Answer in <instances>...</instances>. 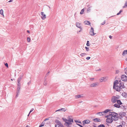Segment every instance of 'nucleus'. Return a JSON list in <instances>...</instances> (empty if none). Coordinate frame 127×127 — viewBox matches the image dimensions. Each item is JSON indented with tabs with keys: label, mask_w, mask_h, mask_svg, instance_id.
Masks as SVG:
<instances>
[{
	"label": "nucleus",
	"mask_w": 127,
	"mask_h": 127,
	"mask_svg": "<svg viewBox=\"0 0 127 127\" xmlns=\"http://www.w3.org/2000/svg\"><path fill=\"white\" fill-rule=\"evenodd\" d=\"M125 86L124 83L121 82V80L119 81L118 80H116L114 82L113 88L116 91L119 92L121 89L124 88Z\"/></svg>",
	"instance_id": "nucleus-1"
},
{
	"label": "nucleus",
	"mask_w": 127,
	"mask_h": 127,
	"mask_svg": "<svg viewBox=\"0 0 127 127\" xmlns=\"http://www.w3.org/2000/svg\"><path fill=\"white\" fill-rule=\"evenodd\" d=\"M62 119L65 122L64 125L67 127H69L70 125L72 124L71 123L68 122V119H64L63 118Z\"/></svg>",
	"instance_id": "nucleus-2"
},
{
	"label": "nucleus",
	"mask_w": 127,
	"mask_h": 127,
	"mask_svg": "<svg viewBox=\"0 0 127 127\" xmlns=\"http://www.w3.org/2000/svg\"><path fill=\"white\" fill-rule=\"evenodd\" d=\"M119 96L118 97L116 96H114L112 97L111 99V102L113 103H115L117 101L118 99L119 98Z\"/></svg>",
	"instance_id": "nucleus-3"
},
{
	"label": "nucleus",
	"mask_w": 127,
	"mask_h": 127,
	"mask_svg": "<svg viewBox=\"0 0 127 127\" xmlns=\"http://www.w3.org/2000/svg\"><path fill=\"white\" fill-rule=\"evenodd\" d=\"M119 117L120 119H122L123 118V117L124 116L126 115V114L125 112H121L119 113Z\"/></svg>",
	"instance_id": "nucleus-4"
},
{
	"label": "nucleus",
	"mask_w": 127,
	"mask_h": 127,
	"mask_svg": "<svg viewBox=\"0 0 127 127\" xmlns=\"http://www.w3.org/2000/svg\"><path fill=\"white\" fill-rule=\"evenodd\" d=\"M20 87H17L16 91L15 97L17 98L18 97V95L19 94L20 92Z\"/></svg>",
	"instance_id": "nucleus-5"
},
{
	"label": "nucleus",
	"mask_w": 127,
	"mask_h": 127,
	"mask_svg": "<svg viewBox=\"0 0 127 127\" xmlns=\"http://www.w3.org/2000/svg\"><path fill=\"white\" fill-rule=\"evenodd\" d=\"M113 118H112V117H110L109 118H108L106 120V121L107 123L109 124L111 123L113 121Z\"/></svg>",
	"instance_id": "nucleus-6"
},
{
	"label": "nucleus",
	"mask_w": 127,
	"mask_h": 127,
	"mask_svg": "<svg viewBox=\"0 0 127 127\" xmlns=\"http://www.w3.org/2000/svg\"><path fill=\"white\" fill-rule=\"evenodd\" d=\"M89 33L90 35L92 36L94 35L95 34V33H94V30L93 28L92 27L91 28L90 31Z\"/></svg>",
	"instance_id": "nucleus-7"
},
{
	"label": "nucleus",
	"mask_w": 127,
	"mask_h": 127,
	"mask_svg": "<svg viewBox=\"0 0 127 127\" xmlns=\"http://www.w3.org/2000/svg\"><path fill=\"white\" fill-rule=\"evenodd\" d=\"M109 115L110 117L111 116L112 117V118H113L114 116L116 115H118V114L115 112H110L109 113Z\"/></svg>",
	"instance_id": "nucleus-8"
},
{
	"label": "nucleus",
	"mask_w": 127,
	"mask_h": 127,
	"mask_svg": "<svg viewBox=\"0 0 127 127\" xmlns=\"http://www.w3.org/2000/svg\"><path fill=\"white\" fill-rule=\"evenodd\" d=\"M90 121L88 120H84L82 122L83 125L84 126L86 124H88L90 122Z\"/></svg>",
	"instance_id": "nucleus-9"
},
{
	"label": "nucleus",
	"mask_w": 127,
	"mask_h": 127,
	"mask_svg": "<svg viewBox=\"0 0 127 127\" xmlns=\"http://www.w3.org/2000/svg\"><path fill=\"white\" fill-rule=\"evenodd\" d=\"M71 117L69 116L67 118L68 119V121L69 122H71L73 123V119L72 118H70Z\"/></svg>",
	"instance_id": "nucleus-10"
},
{
	"label": "nucleus",
	"mask_w": 127,
	"mask_h": 127,
	"mask_svg": "<svg viewBox=\"0 0 127 127\" xmlns=\"http://www.w3.org/2000/svg\"><path fill=\"white\" fill-rule=\"evenodd\" d=\"M19 77L18 79H23V73H20L19 74Z\"/></svg>",
	"instance_id": "nucleus-11"
},
{
	"label": "nucleus",
	"mask_w": 127,
	"mask_h": 127,
	"mask_svg": "<svg viewBox=\"0 0 127 127\" xmlns=\"http://www.w3.org/2000/svg\"><path fill=\"white\" fill-rule=\"evenodd\" d=\"M98 84L97 83H93L90 85V87H96L97 86Z\"/></svg>",
	"instance_id": "nucleus-12"
},
{
	"label": "nucleus",
	"mask_w": 127,
	"mask_h": 127,
	"mask_svg": "<svg viewBox=\"0 0 127 127\" xmlns=\"http://www.w3.org/2000/svg\"><path fill=\"white\" fill-rule=\"evenodd\" d=\"M41 15L43 17H41L42 19V20H44V18H46V15L45 14H44V12H41Z\"/></svg>",
	"instance_id": "nucleus-13"
},
{
	"label": "nucleus",
	"mask_w": 127,
	"mask_h": 127,
	"mask_svg": "<svg viewBox=\"0 0 127 127\" xmlns=\"http://www.w3.org/2000/svg\"><path fill=\"white\" fill-rule=\"evenodd\" d=\"M122 79H127V76L125 75H122L121 76Z\"/></svg>",
	"instance_id": "nucleus-14"
},
{
	"label": "nucleus",
	"mask_w": 127,
	"mask_h": 127,
	"mask_svg": "<svg viewBox=\"0 0 127 127\" xmlns=\"http://www.w3.org/2000/svg\"><path fill=\"white\" fill-rule=\"evenodd\" d=\"M55 122L57 123V125H63L61 122L57 120H56L55 121Z\"/></svg>",
	"instance_id": "nucleus-15"
},
{
	"label": "nucleus",
	"mask_w": 127,
	"mask_h": 127,
	"mask_svg": "<svg viewBox=\"0 0 127 127\" xmlns=\"http://www.w3.org/2000/svg\"><path fill=\"white\" fill-rule=\"evenodd\" d=\"M80 24L78 22H77L76 23V26L77 27L79 28L80 29H81V27L80 26Z\"/></svg>",
	"instance_id": "nucleus-16"
},
{
	"label": "nucleus",
	"mask_w": 127,
	"mask_h": 127,
	"mask_svg": "<svg viewBox=\"0 0 127 127\" xmlns=\"http://www.w3.org/2000/svg\"><path fill=\"white\" fill-rule=\"evenodd\" d=\"M117 115H116L114 116L113 117V120L114 121H117L118 120L119 118V116H117Z\"/></svg>",
	"instance_id": "nucleus-17"
},
{
	"label": "nucleus",
	"mask_w": 127,
	"mask_h": 127,
	"mask_svg": "<svg viewBox=\"0 0 127 127\" xmlns=\"http://www.w3.org/2000/svg\"><path fill=\"white\" fill-rule=\"evenodd\" d=\"M101 120L100 119H98L97 118L93 119V121L95 122H100L101 121Z\"/></svg>",
	"instance_id": "nucleus-18"
},
{
	"label": "nucleus",
	"mask_w": 127,
	"mask_h": 127,
	"mask_svg": "<svg viewBox=\"0 0 127 127\" xmlns=\"http://www.w3.org/2000/svg\"><path fill=\"white\" fill-rule=\"evenodd\" d=\"M111 110L110 109H107L105 110L104 111L102 112V113H103L104 114L106 113H107L108 112H109L110 113V111H111Z\"/></svg>",
	"instance_id": "nucleus-19"
},
{
	"label": "nucleus",
	"mask_w": 127,
	"mask_h": 127,
	"mask_svg": "<svg viewBox=\"0 0 127 127\" xmlns=\"http://www.w3.org/2000/svg\"><path fill=\"white\" fill-rule=\"evenodd\" d=\"M113 106H114L115 107L118 108H119L121 107V106L120 105L117 104H115L113 105Z\"/></svg>",
	"instance_id": "nucleus-20"
},
{
	"label": "nucleus",
	"mask_w": 127,
	"mask_h": 127,
	"mask_svg": "<svg viewBox=\"0 0 127 127\" xmlns=\"http://www.w3.org/2000/svg\"><path fill=\"white\" fill-rule=\"evenodd\" d=\"M127 54V50H124L123 53V56H124L126 55Z\"/></svg>",
	"instance_id": "nucleus-21"
},
{
	"label": "nucleus",
	"mask_w": 127,
	"mask_h": 127,
	"mask_svg": "<svg viewBox=\"0 0 127 127\" xmlns=\"http://www.w3.org/2000/svg\"><path fill=\"white\" fill-rule=\"evenodd\" d=\"M83 95H76L75 96V97L76 98H79L80 97H83V96H82Z\"/></svg>",
	"instance_id": "nucleus-22"
},
{
	"label": "nucleus",
	"mask_w": 127,
	"mask_h": 127,
	"mask_svg": "<svg viewBox=\"0 0 127 127\" xmlns=\"http://www.w3.org/2000/svg\"><path fill=\"white\" fill-rule=\"evenodd\" d=\"M118 104L121 105L122 104V103L121 102L120 100H118L117 101Z\"/></svg>",
	"instance_id": "nucleus-23"
},
{
	"label": "nucleus",
	"mask_w": 127,
	"mask_h": 127,
	"mask_svg": "<svg viewBox=\"0 0 127 127\" xmlns=\"http://www.w3.org/2000/svg\"><path fill=\"white\" fill-rule=\"evenodd\" d=\"M84 23L85 24H86L87 25H89L91 23L90 22L88 21H84Z\"/></svg>",
	"instance_id": "nucleus-24"
},
{
	"label": "nucleus",
	"mask_w": 127,
	"mask_h": 127,
	"mask_svg": "<svg viewBox=\"0 0 127 127\" xmlns=\"http://www.w3.org/2000/svg\"><path fill=\"white\" fill-rule=\"evenodd\" d=\"M96 114L97 115H99L101 116L104 115L103 113H102V112L97 113Z\"/></svg>",
	"instance_id": "nucleus-25"
},
{
	"label": "nucleus",
	"mask_w": 127,
	"mask_h": 127,
	"mask_svg": "<svg viewBox=\"0 0 127 127\" xmlns=\"http://www.w3.org/2000/svg\"><path fill=\"white\" fill-rule=\"evenodd\" d=\"M121 108L123 110L126 109V106H124L123 105H121Z\"/></svg>",
	"instance_id": "nucleus-26"
},
{
	"label": "nucleus",
	"mask_w": 127,
	"mask_h": 127,
	"mask_svg": "<svg viewBox=\"0 0 127 127\" xmlns=\"http://www.w3.org/2000/svg\"><path fill=\"white\" fill-rule=\"evenodd\" d=\"M0 13L3 16H4L3 14V11L2 9L0 10Z\"/></svg>",
	"instance_id": "nucleus-27"
},
{
	"label": "nucleus",
	"mask_w": 127,
	"mask_h": 127,
	"mask_svg": "<svg viewBox=\"0 0 127 127\" xmlns=\"http://www.w3.org/2000/svg\"><path fill=\"white\" fill-rule=\"evenodd\" d=\"M63 127V125H55V127Z\"/></svg>",
	"instance_id": "nucleus-28"
},
{
	"label": "nucleus",
	"mask_w": 127,
	"mask_h": 127,
	"mask_svg": "<svg viewBox=\"0 0 127 127\" xmlns=\"http://www.w3.org/2000/svg\"><path fill=\"white\" fill-rule=\"evenodd\" d=\"M127 7V1L126 2L125 5L123 7V8H126Z\"/></svg>",
	"instance_id": "nucleus-29"
},
{
	"label": "nucleus",
	"mask_w": 127,
	"mask_h": 127,
	"mask_svg": "<svg viewBox=\"0 0 127 127\" xmlns=\"http://www.w3.org/2000/svg\"><path fill=\"white\" fill-rule=\"evenodd\" d=\"M20 80H18V84H17V86H18L17 87H20Z\"/></svg>",
	"instance_id": "nucleus-30"
},
{
	"label": "nucleus",
	"mask_w": 127,
	"mask_h": 127,
	"mask_svg": "<svg viewBox=\"0 0 127 127\" xmlns=\"http://www.w3.org/2000/svg\"><path fill=\"white\" fill-rule=\"evenodd\" d=\"M108 79V77H103L101 79H100L102 80V79Z\"/></svg>",
	"instance_id": "nucleus-31"
},
{
	"label": "nucleus",
	"mask_w": 127,
	"mask_h": 127,
	"mask_svg": "<svg viewBox=\"0 0 127 127\" xmlns=\"http://www.w3.org/2000/svg\"><path fill=\"white\" fill-rule=\"evenodd\" d=\"M98 127H105V126L104 125L101 124L99 125Z\"/></svg>",
	"instance_id": "nucleus-32"
},
{
	"label": "nucleus",
	"mask_w": 127,
	"mask_h": 127,
	"mask_svg": "<svg viewBox=\"0 0 127 127\" xmlns=\"http://www.w3.org/2000/svg\"><path fill=\"white\" fill-rule=\"evenodd\" d=\"M91 10V8L90 7H89L88 9H87V12H90Z\"/></svg>",
	"instance_id": "nucleus-33"
},
{
	"label": "nucleus",
	"mask_w": 127,
	"mask_h": 127,
	"mask_svg": "<svg viewBox=\"0 0 127 127\" xmlns=\"http://www.w3.org/2000/svg\"><path fill=\"white\" fill-rule=\"evenodd\" d=\"M84 11V9H82L80 12V14H82L83 13Z\"/></svg>",
	"instance_id": "nucleus-34"
},
{
	"label": "nucleus",
	"mask_w": 127,
	"mask_h": 127,
	"mask_svg": "<svg viewBox=\"0 0 127 127\" xmlns=\"http://www.w3.org/2000/svg\"><path fill=\"white\" fill-rule=\"evenodd\" d=\"M47 82L46 81V80H45L44 81V83H43V84L45 86L46 85H47Z\"/></svg>",
	"instance_id": "nucleus-35"
},
{
	"label": "nucleus",
	"mask_w": 127,
	"mask_h": 127,
	"mask_svg": "<svg viewBox=\"0 0 127 127\" xmlns=\"http://www.w3.org/2000/svg\"><path fill=\"white\" fill-rule=\"evenodd\" d=\"M89 42V41L88 40L87 41L86 45L87 46H90Z\"/></svg>",
	"instance_id": "nucleus-36"
},
{
	"label": "nucleus",
	"mask_w": 127,
	"mask_h": 127,
	"mask_svg": "<svg viewBox=\"0 0 127 127\" xmlns=\"http://www.w3.org/2000/svg\"><path fill=\"white\" fill-rule=\"evenodd\" d=\"M44 125V124H43V123L42 124H41L39 126V127H42Z\"/></svg>",
	"instance_id": "nucleus-37"
},
{
	"label": "nucleus",
	"mask_w": 127,
	"mask_h": 127,
	"mask_svg": "<svg viewBox=\"0 0 127 127\" xmlns=\"http://www.w3.org/2000/svg\"><path fill=\"white\" fill-rule=\"evenodd\" d=\"M86 55V53H82L80 55L82 57H83V56H85V55Z\"/></svg>",
	"instance_id": "nucleus-38"
},
{
	"label": "nucleus",
	"mask_w": 127,
	"mask_h": 127,
	"mask_svg": "<svg viewBox=\"0 0 127 127\" xmlns=\"http://www.w3.org/2000/svg\"><path fill=\"white\" fill-rule=\"evenodd\" d=\"M85 48L86 50V51H89V47H86Z\"/></svg>",
	"instance_id": "nucleus-39"
},
{
	"label": "nucleus",
	"mask_w": 127,
	"mask_h": 127,
	"mask_svg": "<svg viewBox=\"0 0 127 127\" xmlns=\"http://www.w3.org/2000/svg\"><path fill=\"white\" fill-rule=\"evenodd\" d=\"M62 112L63 111L65 112L66 111V109L65 108H62Z\"/></svg>",
	"instance_id": "nucleus-40"
},
{
	"label": "nucleus",
	"mask_w": 127,
	"mask_h": 127,
	"mask_svg": "<svg viewBox=\"0 0 127 127\" xmlns=\"http://www.w3.org/2000/svg\"><path fill=\"white\" fill-rule=\"evenodd\" d=\"M62 111V108H60L59 109H58L56 111V112L57 111Z\"/></svg>",
	"instance_id": "nucleus-41"
},
{
	"label": "nucleus",
	"mask_w": 127,
	"mask_h": 127,
	"mask_svg": "<svg viewBox=\"0 0 127 127\" xmlns=\"http://www.w3.org/2000/svg\"><path fill=\"white\" fill-rule=\"evenodd\" d=\"M75 122L76 123H80V124H82L81 122V121H78L75 120Z\"/></svg>",
	"instance_id": "nucleus-42"
},
{
	"label": "nucleus",
	"mask_w": 127,
	"mask_h": 127,
	"mask_svg": "<svg viewBox=\"0 0 127 127\" xmlns=\"http://www.w3.org/2000/svg\"><path fill=\"white\" fill-rule=\"evenodd\" d=\"M122 11H123L122 10H121L118 13H117V15H119L121 13V12H122Z\"/></svg>",
	"instance_id": "nucleus-43"
},
{
	"label": "nucleus",
	"mask_w": 127,
	"mask_h": 127,
	"mask_svg": "<svg viewBox=\"0 0 127 127\" xmlns=\"http://www.w3.org/2000/svg\"><path fill=\"white\" fill-rule=\"evenodd\" d=\"M27 40L28 42H29L30 41V38L29 37H27Z\"/></svg>",
	"instance_id": "nucleus-44"
},
{
	"label": "nucleus",
	"mask_w": 127,
	"mask_h": 127,
	"mask_svg": "<svg viewBox=\"0 0 127 127\" xmlns=\"http://www.w3.org/2000/svg\"><path fill=\"white\" fill-rule=\"evenodd\" d=\"M50 72V71H49L47 73H46V76H48V75H49V73Z\"/></svg>",
	"instance_id": "nucleus-45"
},
{
	"label": "nucleus",
	"mask_w": 127,
	"mask_h": 127,
	"mask_svg": "<svg viewBox=\"0 0 127 127\" xmlns=\"http://www.w3.org/2000/svg\"><path fill=\"white\" fill-rule=\"evenodd\" d=\"M105 117L106 118H109L110 117V116L109 114V115L106 116Z\"/></svg>",
	"instance_id": "nucleus-46"
},
{
	"label": "nucleus",
	"mask_w": 127,
	"mask_h": 127,
	"mask_svg": "<svg viewBox=\"0 0 127 127\" xmlns=\"http://www.w3.org/2000/svg\"><path fill=\"white\" fill-rule=\"evenodd\" d=\"M120 72V71L119 70H116V74H118Z\"/></svg>",
	"instance_id": "nucleus-47"
},
{
	"label": "nucleus",
	"mask_w": 127,
	"mask_h": 127,
	"mask_svg": "<svg viewBox=\"0 0 127 127\" xmlns=\"http://www.w3.org/2000/svg\"><path fill=\"white\" fill-rule=\"evenodd\" d=\"M5 65L7 67H8V64L6 63L5 64Z\"/></svg>",
	"instance_id": "nucleus-48"
},
{
	"label": "nucleus",
	"mask_w": 127,
	"mask_h": 127,
	"mask_svg": "<svg viewBox=\"0 0 127 127\" xmlns=\"http://www.w3.org/2000/svg\"><path fill=\"white\" fill-rule=\"evenodd\" d=\"M105 23V21H104L103 23H101V24L102 25H104Z\"/></svg>",
	"instance_id": "nucleus-49"
},
{
	"label": "nucleus",
	"mask_w": 127,
	"mask_h": 127,
	"mask_svg": "<svg viewBox=\"0 0 127 127\" xmlns=\"http://www.w3.org/2000/svg\"><path fill=\"white\" fill-rule=\"evenodd\" d=\"M33 109L32 108L30 110V112H29V114H30V113L32 112V111H33Z\"/></svg>",
	"instance_id": "nucleus-50"
},
{
	"label": "nucleus",
	"mask_w": 127,
	"mask_h": 127,
	"mask_svg": "<svg viewBox=\"0 0 127 127\" xmlns=\"http://www.w3.org/2000/svg\"><path fill=\"white\" fill-rule=\"evenodd\" d=\"M91 57H87L86 58V59L87 60H89L90 59Z\"/></svg>",
	"instance_id": "nucleus-51"
},
{
	"label": "nucleus",
	"mask_w": 127,
	"mask_h": 127,
	"mask_svg": "<svg viewBox=\"0 0 127 127\" xmlns=\"http://www.w3.org/2000/svg\"><path fill=\"white\" fill-rule=\"evenodd\" d=\"M126 123L125 122H124L123 121H122V125H124V124H125Z\"/></svg>",
	"instance_id": "nucleus-52"
},
{
	"label": "nucleus",
	"mask_w": 127,
	"mask_h": 127,
	"mask_svg": "<svg viewBox=\"0 0 127 127\" xmlns=\"http://www.w3.org/2000/svg\"><path fill=\"white\" fill-rule=\"evenodd\" d=\"M104 81L105 82V81H105V80H101L100 81V82H104Z\"/></svg>",
	"instance_id": "nucleus-53"
},
{
	"label": "nucleus",
	"mask_w": 127,
	"mask_h": 127,
	"mask_svg": "<svg viewBox=\"0 0 127 127\" xmlns=\"http://www.w3.org/2000/svg\"><path fill=\"white\" fill-rule=\"evenodd\" d=\"M117 127H122V125H119L117 126Z\"/></svg>",
	"instance_id": "nucleus-54"
},
{
	"label": "nucleus",
	"mask_w": 127,
	"mask_h": 127,
	"mask_svg": "<svg viewBox=\"0 0 127 127\" xmlns=\"http://www.w3.org/2000/svg\"><path fill=\"white\" fill-rule=\"evenodd\" d=\"M49 120V119L48 118H46L44 120V121H46L47 120Z\"/></svg>",
	"instance_id": "nucleus-55"
},
{
	"label": "nucleus",
	"mask_w": 127,
	"mask_h": 127,
	"mask_svg": "<svg viewBox=\"0 0 127 127\" xmlns=\"http://www.w3.org/2000/svg\"><path fill=\"white\" fill-rule=\"evenodd\" d=\"M77 125H78V126H79L81 127V125L79 124H77Z\"/></svg>",
	"instance_id": "nucleus-56"
},
{
	"label": "nucleus",
	"mask_w": 127,
	"mask_h": 127,
	"mask_svg": "<svg viewBox=\"0 0 127 127\" xmlns=\"http://www.w3.org/2000/svg\"><path fill=\"white\" fill-rule=\"evenodd\" d=\"M31 83V82L30 81L29 82H28V85H30Z\"/></svg>",
	"instance_id": "nucleus-57"
},
{
	"label": "nucleus",
	"mask_w": 127,
	"mask_h": 127,
	"mask_svg": "<svg viewBox=\"0 0 127 127\" xmlns=\"http://www.w3.org/2000/svg\"><path fill=\"white\" fill-rule=\"evenodd\" d=\"M13 1V0H10L8 1V2H12V1Z\"/></svg>",
	"instance_id": "nucleus-58"
},
{
	"label": "nucleus",
	"mask_w": 127,
	"mask_h": 127,
	"mask_svg": "<svg viewBox=\"0 0 127 127\" xmlns=\"http://www.w3.org/2000/svg\"><path fill=\"white\" fill-rule=\"evenodd\" d=\"M109 38H110V39H111L112 38V36H111V35H110L109 36Z\"/></svg>",
	"instance_id": "nucleus-59"
},
{
	"label": "nucleus",
	"mask_w": 127,
	"mask_h": 127,
	"mask_svg": "<svg viewBox=\"0 0 127 127\" xmlns=\"http://www.w3.org/2000/svg\"><path fill=\"white\" fill-rule=\"evenodd\" d=\"M123 81H125V82H126V81H127V80H122Z\"/></svg>",
	"instance_id": "nucleus-60"
},
{
	"label": "nucleus",
	"mask_w": 127,
	"mask_h": 127,
	"mask_svg": "<svg viewBox=\"0 0 127 127\" xmlns=\"http://www.w3.org/2000/svg\"><path fill=\"white\" fill-rule=\"evenodd\" d=\"M80 29V30L79 31V32H80L81 31V30H82V28H81V29Z\"/></svg>",
	"instance_id": "nucleus-61"
},
{
	"label": "nucleus",
	"mask_w": 127,
	"mask_h": 127,
	"mask_svg": "<svg viewBox=\"0 0 127 127\" xmlns=\"http://www.w3.org/2000/svg\"><path fill=\"white\" fill-rule=\"evenodd\" d=\"M27 32L29 33H30V31L29 30H27Z\"/></svg>",
	"instance_id": "nucleus-62"
},
{
	"label": "nucleus",
	"mask_w": 127,
	"mask_h": 127,
	"mask_svg": "<svg viewBox=\"0 0 127 127\" xmlns=\"http://www.w3.org/2000/svg\"><path fill=\"white\" fill-rule=\"evenodd\" d=\"M90 79H93V80H94V78H91Z\"/></svg>",
	"instance_id": "nucleus-63"
},
{
	"label": "nucleus",
	"mask_w": 127,
	"mask_h": 127,
	"mask_svg": "<svg viewBox=\"0 0 127 127\" xmlns=\"http://www.w3.org/2000/svg\"><path fill=\"white\" fill-rule=\"evenodd\" d=\"M125 73L127 75V71L125 72Z\"/></svg>",
	"instance_id": "nucleus-64"
}]
</instances>
